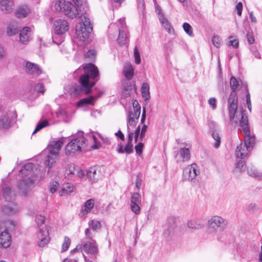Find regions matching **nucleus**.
Wrapping results in <instances>:
<instances>
[{"label": "nucleus", "mask_w": 262, "mask_h": 262, "mask_svg": "<svg viewBox=\"0 0 262 262\" xmlns=\"http://www.w3.org/2000/svg\"><path fill=\"white\" fill-rule=\"evenodd\" d=\"M85 176V173L84 171L81 169L80 168L78 167H76V169L75 170V173H74V176H76L80 179L83 178Z\"/></svg>", "instance_id": "nucleus-53"}, {"label": "nucleus", "mask_w": 262, "mask_h": 262, "mask_svg": "<svg viewBox=\"0 0 262 262\" xmlns=\"http://www.w3.org/2000/svg\"><path fill=\"white\" fill-rule=\"evenodd\" d=\"M245 165V163L242 160H239L238 162H237L235 164V167L237 169H238L239 170H242L244 166Z\"/></svg>", "instance_id": "nucleus-62"}, {"label": "nucleus", "mask_w": 262, "mask_h": 262, "mask_svg": "<svg viewBox=\"0 0 262 262\" xmlns=\"http://www.w3.org/2000/svg\"><path fill=\"white\" fill-rule=\"evenodd\" d=\"M236 10L237 11V14L241 16L243 10V4L241 2H239L236 6Z\"/></svg>", "instance_id": "nucleus-59"}, {"label": "nucleus", "mask_w": 262, "mask_h": 262, "mask_svg": "<svg viewBox=\"0 0 262 262\" xmlns=\"http://www.w3.org/2000/svg\"><path fill=\"white\" fill-rule=\"evenodd\" d=\"M76 169V167L74 164H70L67 166L66 168V173L68 174H71L72 176H74V173H75Z\"/></svg>", "instance_id": "nucleus-49"}, {"label": "nucleus", "mask_w": 262, "mask_h": 262, "mask_svg": "<svg viewBox=\"0 0 262 262\" xmlns=\"http://www.w3.org/2000/svg\"><path fill=\"white\" fill-rule=\"evenodd\" d=\"M255 143V137H244V143L238 145L235 150V155L237 158L244 159L252 150Z\"/></svg>", "instance_id": "nucleus-6"}, {"label": "nucleus", "mask_w": 262, "mask_h": 262, "mask_svg": "<svg viewBox=\"0 0 262 262\" xmlns=\"http://www.w3.org/2000/svg\"><path fill=\"white\" fill-rule=\"evenodd\" d=\"M247 172L251 177H254L258 179H261L262 178L261 173L257 171L254 166H249L247 168Z\"/></svg>", "instance_id": "nucleus-35"}, {"label": "nucleus", "mask_w": 262, "mask_h": 262, "mask_svg": "<svg viewBox=\"0 0 262 262\" xmlns=\"http://www.w3.org/2000/svg\"><path fill=\"white\" fill-rule=\"evenodd\" d=\"M116 28L117 29L118 31V37L117 39V43L120 46L126 45L128 41V29L124 19L120 18L116 24H111L110 26V30Z\"/></svg>", "instance_id": "nucleus-3"}, {"label": "nucleus", "mask_w": 262, "mask_h": 262, "mask_svg": "<svg viewBox=\"0 0 262 262\" xmlns=\"http://www.w3.org/2000/svg\"><path fill=\"white\" fill-rule=\"evenodd\" d=\"M183 28L185 32L189 36L193 35L191 26L187 23H184L183 25Z\"/></svg>", "instance_id": "nucleus-48"}, {"label": "nucleus", "mask_w": 262, "mask_h": 262, "mask_svg": "<svg viewBox=\"0 0 262 262\" xmlns=\"http://www.w3.org/2000/svg\"><path fill=\"white\" fill-rule=\"evenodd\" d=\"M141 94L145 100H149L150 96L149 93V86L147 83H143L141 89Z\"/></svg>", "instance_id": "nucleus-34"}, {"label": "nucleus", "mask_w": 262, "mask_h": 262, "mask_svg": "<svg viewBox=\"0 0 262 262\" xmlns=\"http://www.w3.org/2000/svg\"><path fill=\"white\" fill-rule=\"evenodd\" d=\"M156 11H158V18L162 27L168 33L173 34L174 33L173 28L171 26L167 17L162 12L161 9L158 6L156 7Z\"/></svg>", "instance_id": "nucleus-17"}, {"label": "nucleus", "mask_w": 262, "mask_h": 262, "mask_svg": "<svg viewBox=\"0 0 262 262\" xmlns=\"http://www.w3.org/2000/svg\"><path fill=\"white\" fill-rule=\"evenodd\" d=\"M82 23H79L76 26V34L77 37L81 41L88 38L90 34L92 32V25L88 17L84 16L81 18Z\"/></svg>", "instance_id": "nucleus-5"}, {"label": "nucleus", "mask_w": 262, "mask_h": 262, "mask_svg": "<svg viewBox=\"0 0 262 262\" xmlns=\"http://www.w3.org/2000/svg\"><path fill=\"white\" fill-rule=\"evenodd\" d=\"M89 226L90 228L96 231L101 228V224L100 221L96 220H91L89 222Z\"/></svg>", "instance_id": "nucleus-41"}, {"label": "nucleus", "mask_w": 262, "mask_h": 262, "mask_svg": "<svg viewBox=\"0 0 262 262\" xmlns=\"http://www.w3.org/2000/svg\"><path fill=\"white\" fill-rule=\"evenodd\" d=\"M225 219L218 215L212 216L208 221L207 226L209 232L217 233L226 225Z\"/></svg>", "instance_id": "nucleus-7"}, {"label": "nucleus", "mask_w": 262, "mask_h": 262, "mask_svg": "<svg viewBox=\"0 0 262 262\" xmlns=\"http://www.w3.org/2000/svg\"><path fill=\"white\" fill-rule=\"evenodd\" d=\"M34 90L38 93L43 94L45 92L44 86L42 83H37L35 86Z\"/></svg>", "instance_id": "nucleus-58"}, {"label": "nucleus", "mask_w": 262, "mask_h": 262, "mask_svg": "<svg viewBox=\"0 0 262 262\" xmlns=\"http://www.w3.org/2000/svg\"><path fill=\"white\" fill-rule=\"evenodd\" d=\"M96 51L94 49L89 50L85 54V57L93 59L96 55Z\"/></svg>", "instance_id": "nucleus-56"}, {"label": "nucleus", "mask_w": 262, "mask_h": 262, "mask_svg": "<svg viewBox=\"0 0 262 262\" xmlns=\"http://www.w3.org/2000/svg\"><path fill=\"white\" fill-rule=\"evenodd\" d=\"M199 174V166L195 163H192L187 166L183 170V180L186 181H192Z\"/></svg>", "instance_id": "nucleus-12"}, {"label": "nucleus", "mask_w": 262, "mask_h": 262, "mask_svg": "<svg viewBox=\"0 0 262 262\" xmlns=\"http://www.w3.org/2000/svg\"><path fill=\"white\" fill-rule=\"evenodd\" d=\"M23 66L25 72L30 75L38 76L42 73L39 67L34 63L25 61L23 64Z\"/></svg>", "instance_id": "nucleus-18"}, {"label": "nucleus", "mask_w": 262, "mask_h": 262, "mask_svg": "<svg viewBox=\"0 0 262 262\" xmlns=\"http://www.w3.org/2000/svg\"><path fill=\"white\" fill-rule=\"evenodd\" d=\"M128 131V139L126 144L125 146H123V144L121 142L118 143L116 150L118 154H124L125 153L126 155H129L134 151V144L133 143V139L135 135V131L131 132L129 129Z\"/></svg>", "instance_id": "nucleus-8"}, {"label": "nucleus", "mask_w": 262, "mask_h": 262, "mask_svg": "<svg viewBox=\"0 0 262 262\" xmlns=\"http://www.w3.org/2000/svg\"><path fill=\"white\" fill-rule=\"evenodd\" d=\"M3 196L7 202H12L15 196V193L9 187L6 186L3 190Z\"/></svg>", "instance_id": "nucleus-29"}, {"label": "nucleus", "mask_w": 262, "mask_h": 262, "mask_svg": "<svg viewBox=\"0 0 262 262\" xmlns=\"http://www.w3.org/2000/svg\"><path fill=\"white\" fill-rule=\"evenodd\" d=\"M84 73L80 76V85L75 84L70 89L72 96L76 97L81 93L89 94L92 88L99 79L98 68L93 63L85 64L83 68Z\"/></svg>", "instance_id": "nucleus-1"}, {"label": "nucleus", "mask_w": 262, "mask_h": 262, "mask_svg": "<svg viewBox=\"0 0 262 262\" xmlns=\"http://www.w3.org/2000/svg\"><path fill=\"white\" fill-rule=\"evenodd\" d=\"M36 238L39 247H43L47 245L50 240L48 227L46 226L40 228L37 233Z\"/></svg>", "instance_id": "nucleus-14"}, {"label": "nucleus", "mask_w": 262, "mask_h": 262, "mask_svg": "<svg viewBox=\"0 0 262 262\" xmlns=\"http://www.w3.org/2000/svg\"><path fill=\"white\" fill-rule=\"evenodd\" d=\"M3 224L7 230L12 229L14 227V224H11V222L10 221H6Z\"/></svg>", "instance_id": "nucleus-63"}, {"label": "nucleus", "mask_w": 262, "mask_h": 262, "mask_svg": "<svg viewBox=\"0 0 262 262\" xmlns=\"http://www.w3.org/2000/svg\"><path fill=\"white\" fill-rule=\"evenodd\" d=\"M12 118L10 114H4L0 117V129L6 130L11 125Z\"/></svg>", "instance_id": "nucleus-26"}, {"label": "nucleus", "mask_w": 262, "mask_h": 262, "mask_svg": "<svg viewBox=\"0 0 262 262\" xmlns=\"http://www.w3.org/2000/svg\"><path fill=\"white\" fill-rule=\"evenodd\" d=\"M14 7L13 0H0V10L4 14L11 13Z\"/></svg>", "instance_id": "nucleus-21"}, {"label": "nucleus", "mask_w": 262, "mask_h": 262, "mask_svg": "<svg viewBox=\"0 0 262 262\" xmlns=\"http://www.w3.org/2000/svg\"><path fill=\"white\" fill-rule=\"evenodd\" d=\"M247 38L248 42L250 44H252L254 42V38L252 35V34L249 32H248L247 34Z\"/></svg>", "instance_id": "nucleus-60"}, {"label": "nucleus", "mask_w": 262, "mask_h": 262, "mask_svg": "<svg viewBox=\"0 0 262 262\" xmlns=\"http://www.w3.org/2000/svg\"><path fill=\"white\" fill-rule=\"evenodd\" d=\"M49 125V122L47 120H44L39 122L37 125L35 130L32 133V134H35L37 132L43 128V127Z\"/></svg>", "instance_id": "nucleus-44"}, {"label": "nucleus", "mask_w": 262, "mask_h": 262, "mask_svg": "<svg viewBox=\"0 0 262 262\" xmlns=\"http://www.w3.org/2000/svg\"><path fill=\"white\" fill-rule=\"evenodd\" d=\"M83 248V251L88 254H90L95 256H96L98 253V248L97 243L95 241L92 242L88 241L85 242L83 246L78 245L75 249L71 251V253H73L76 252H79L81 251Z\"/></svg>", "instance_id": "nucleus-10"}, {"label": "nucleus", "mask_w": 262, "mask_h": 262, "mask_svg": "<svg viewBox=\"0 0 262 262\" xmlns=\"http://www.w3.org/2000/svg\"><path fill=\"white\" fill-rule=\"evenodd\" d=\"M67 5V6L66 9H64V14L71 18L77 17L79 14V11L78 8L69 2Z\"/></svg>", "instance_id": "nucleus-24"}, {"label": "nucleus", "mask_w": 262, "mask_h": 262, "mask_svg": "<svg viewBox=\"0 0 262 262\" xmlns=\"http://www.w3.org/2000/svg\"><path fill=\"white\" fill-rule=\"evenodd\" d=\"M227 45L229 46H232L234 48H237L239 45V42L237 38L233 36H230L228 37V41Z\"/></svg>", "instance_id": "nucleus-43"}, {"label": "nucleus", "mask_w": 262, "mask_h": 262, "mask_svg": "<svg viewBox=\"0 0 262 262\" xmlns=\"http://www.w3.org/2000/svg\"><path fill=\"white\" fill-rule=\"evenodd\" d=\"M100 176V171L99 168L97 167H92L90 168L86 172V176L90 181L92 183L95 182Z\"/></svg>", "instance_id": "nucleus-27"}, {"label": "nucleus", "mask_w": 262, "mask_h": 262, "mask_svg": "<svg viewBox=\"0 0 262 262\" xmlns=\"http://www.w3.org/2000/svg\"><path fill=\"white\" fill-rule=\"evenodd\" d=\"M144 144L142 142H139L135 146V149L138 155H141L142 154V150Z\"/></svg>", "instance_id": "nucleus-52"}, {"label": "nucleus", "mask_w": 262, "mask_h": 262, "mask_svg": "<svg viewBox=\"0 0 262 262\" xmlns=\"http://www.w3.org/2000/svg\"><path fill=\"white\" fill-rule=\"evenodd\" d=\"M85 235L86 239L90 240V242L95 241L93 239L94 235L92 232L90 231V229L86 228L85 230Z\"/></svg>", "instance_id": "nucleus-55"}, {"label": "nucleus", "mask_w": 262, "mask_h": 262, "mask_svg": "<svg viewBox=\"0 0 262 262\" xmlns=\"http://www.w3.org/2000/svg\"><path fill=\"white\" fill-rule=\"evenodd\" d=\"M141 205V196L138 192H134L130 198V209L136 214L140 213V206Z\"/></svg>", "instance_id": "nucleus-16"}, {"label": "nucleus", "mask_w": 262, "mask_h": 262, "mask_svg": "<svg viewBox=\"0 0 262 262\" xmlns=\"http://www.w3.org/2000/svg\"><path fill=\"white\" fill-rule=\"evenodd\" d=\"M74 186L70 183H67L64 185L63 188L59 191V193L60 196L68 195L73 192Z\"/></svg>", "instance_id": "nucleus-32"}, {"label": "nucleus", "mask_w": 262, "mask_h": 262, "mask_svg": "<svg viewBox=\"0 0 262 262\" xmlns=\"http://www.w3.org/2000/svg\"><path fill=\"white\" fill-rule=\"evenodd\" d=\"M133 110L129 112L127 117V129L129 126L134 127L136 125L141 114V106L138 101L135 100L133 103Z\"/></svg>", "instance_id": "nucleus-9"}, {"label": "nucleus", "mask_w": 262, "mask_h": 262, "mask_svg": "<svg viewBox=\"0 0 262 262\" xmlns=\"http://www.w3.org/2000/svg\"><path fill=\"white\" fill-rule=\"evenodd\" d=\"M237 118L239 119V126L243 130L244 137H246L247 138L248 137H255L254 134L251 133L250 130L248 117L245 113V111H241L239 114L237 115Z\"/></svg>", "instance_id": "nucleus-11"}, {"label": "nucleus", "mask_w": 262, "mask_h": 262, "mask_svg": "<svg viewBox=\"0 0 262 262\" xmlns=\"http://www.w3.org/2000/svg\"><path fill=\"white\" fill-rule=\"evenodd\" d=\"M59 184L56 181H53L50 183L49 186L50 192L52 193H54L58 188L59 187Z\"/></svg>", "instance_id": "nucleus-50"}, {"label": "nucleus", "mask_w": 262, "mask_h": 262, "mask_svg": "<svg viewBox=\"0 0 262 262\" xmlns=\"http://www.w3.org/2000/svg\"><path fill=\"white\" fill-rule=\"evenodd\" d=\"M94 97L93 96H90L87 98H85L81 99L77 102V106L78 107H83L88 104L94 105Z\"/></svg>", "instance_id": "nucleus-38"}, {"label": "nucleus", "mask_w": 262, "mask_h": 262, "mask_svg": "<svg viewBox=\"0 0 262 262\" xmlns=\"http://www.w3.org/2000/svg\"><path fill=\"white\" fill-rule=\"evenodd\" d=\"M19 24L17 22H11L7 25V34L8 36H12L18 32Z\"/></svg>", "instance_id": "nucleus-30"}, {"label": "nucleus", "mask_w": 262, "mask_h": 262, "mask_svg": "<svg viewBox=\"0 0 262 262\" xmlns=\"http://www.w3.org/2000/svg\"><path fill=\"white\" fill-rule=\"evenodd\" d=\"M230 86L232 92H235L237 87L239 85V81L234 77H231L230 81Z\"/></svg>", "instance_id": "nucleus-45"}, {"label": "nucleus", "mask_w": 262, "mask_h": 262, "mask_svg": "<svg viewBox=\"0 0 262 262\" xmlns=\"http://www.w3.org/2000/svg\"><path fill=\"white\" fill-rule=\"evenodd\" d=\"M212 137L215 141V142L213 143V146L217 148L220 146L221 142V137L219 131L217 130H214L212 134Z\"/></svg>", "instance_id": "nucleus-40"}, {"label": "nucleus", "mask_w": 262, "mask_h": 262, "mask_svg": "<svg viewBox=\"0 0 262 262\" xmlns=\"http://www.w3.org/2000/svg\"><path fill=\"white\" fill-rule=\"evenodd\" d=\"M147 128H148V126L147 125L144 124L143 125V126L141 128V132L140 133L139 138L141 141H142L143 138H144Z\"/></svg>", "instance_id": "nucleus-57"}, {"label": "nucleus", "mask_w": 262, "mask_h": 262, "mask_svg": "<svg viewBox=\"0 0 262 262\" xmlns=\"http://www.w3.org/2000/svg\"><path fill=\"white\" fill-rule=\"evenodd\" d=\"M69 29V23L63 19H58L54 22L53 29L56 34L65 33Z\"/></svg>", "instance_id": "nucleus-15"}, {"label": "nucleus", "mask_w": 262, "mask_h": 262, "mask_svg": "<svg viewBox=\"0 0 262 262\" xmlns=\"http://www.w3.org/2000/svg\"><path fill=\"white\" fill-rule=\"evenodd\" d=\"M212 42L213 45L216 48H220L222 44V39L218 35H215L212 37Z\"/></svg>", "instance_id": "nucleus-47"}, {"label": "nucleus", "mask_w": 262, "mask_h": 262, "mask_svg": "<svg viewBox=\"0 0 262 262\" xmlns=\"http://www.w3.org/2000/svg\"><path fill=\"white\" fill-rule=\"evenodd\" d=\"M95 201L93 199L87 200L83 205L81 207L79 215L80 217H85L94 207Z\"/></svg>", "instance_id": "nucleus-22"}, {"label": "nucleus", "mask_w": 262, "mask_h": 262, "mask_svg": "<svg viewBox=\"0 0 262 262\" xmlns=\"http://www.w3.org/2000/svg\"><path fill=\"white\" fill-rule=\"evenodd\" d=\"M31 12L30 8L27 5L18 7L15 11L16 16L18 18L26 17Z\"/></svg>", "instance_id": "nucleus-28"}, {"label": "nucleus", "mask_w": 262, "mask_h": 262, "mask_svg": "<svg viewBox=\"0 0 262 262\" xmlns=\"http://www.w3.org/2000/svg\"><path fill=\"white\" fill-rule=\"evenodd\" d=\"M216 101L214 98H211L208 101L209 105L212 107L213 110L215 109L216 107Z\"/></svg>", "instance_id": "nucleus-61"}, {"label": "nucleus", "mask_w": 262, "mask_h": 262, "mask_svg": "<svg viewBox=\"0 0 262 262\" xmlns=\"http://www.w3.org/2000/svg\"><path fill=\"white\" fill-rule=\"evenodd\" d=\"M33 165L32 163H29L23 166L21 170H20L19 173L23 176H27L30 174L31 171L33 170Z\"/></svg>", "instance_id": "nucleus-39"}, {"label": "nucleus", "mask_w": 262, "mask_h": 262, "mask_svg": "<svg viewBox=\"0 0 262 262\" xmlns=\"http://www.w3.org/2000/svg\"><path fill=\"white\" fill-rule=\"evenodd\" d=\"M73 1L77 6V8L79 10V12H81V14L83 13V12L81 10L82 7L84 9V12L86 11V10H85V8L86 7V3L85 0H73Z\"/></svg>", "instance_id": "nucleus-42"}, {"label": "nucleus", "mask_w": 262, "mask_h": 262, "mask_svg": "<svg viewBox=\"0 0 262 262\" xmlns=\"http://www.w3.org/2000/svg\"><path fill=\"white\" fill-rule=\"evenodd\" d=\"M85 139L83 137V132H78L74 136V139L68 143L65 148V152L67 155H70L76 151H80L84 146Z\"/></svg>", "instance_id": "nucleus-4"}, {"label": "nucleus", "mask_w": 262, "mask_h": 262, "mask_svg": "<svg viewBox=\"0 0 262 262\" xmlns=\"http://www.w3.org/2000/svg\"><path fill=\"white\" fill-rule=\"evenodd\" d=\"M204 225L199 220H193L188 221L187 226L189 228L199 229L203 227Z\"/></svg>", "instance_id": "nucleus-36"}, {"label": "nucleus", "mask_w": 262, "mask_h": 262, "mask_svg": "<svg viewBox=\"0 0 262 262\" xmlns=\"http://www.w3.org/2000/svg\"><path fill=\"white\" fill-rule=\"evenodd\" d=\"M11 244V236L8 231L0 233V247L7 248Z\"/></svg>", "instance_id": "nucleus-23"}, {"label": "nucleus", "mask_w": 262, "mask_h": 262, "mask_svg": "<svg viewBox=\"0 0 262 262\" xmlns=\"http://www.w3.org/2000/svg\"><path fill=\"white\" fill-rule=\"evenodd\" d=\"M36 224L39 226L42 225L45 221V217L41 215H36L35 217Z\"/></svg>", "instance_id": "nucleus-54"}, {"label": "nucleus", "mask_w": 262, "mask_h": 262, "mask_svg": "<svg viewBox=\"0 0 262 262\" xmlns=\"http://www.w3.org/2000/svg\"><path fill=\"white\" fill-rule=\"evenodd\" d=\"M63 144V141L60 139L57 141H53L48 145L47 150L49 154L47 157L45 164L49 168H51L58 159L59 151Z\"/></svg>", "instance_id": "nucleus-2"}, {"label": "nucleus", "mask_w": 262, "mask_h": 262, "mask_svg": "<svg viewBox=\"0 0 262 262\" xmlns=\"http://www.w3.org/2000/svg\"><path fill=\"white\" fill-rule=\"evenodd\" d=\"M32 30L30 27H25L20 31L19 41L26 45L32 39Z\"/></svg>", "instance_id": "nucleus-20"}, {"label": "nucleus", "mask_w": 262, "mask_h": 262, "mask_svg": "<svg viewBox=\"0 0 262 262\" xmlns=\"http://www.w3.org/2000/svg\"><path fill=\"white\" fill-rule=\"evenodd\" d=\"M68 3H69V2L66 1L65 0L57 1L54 6L55 10L58 12L64 13V9H66Z\"/></svg>", "instance_id": "nucleus-37"}, {"label": "nucleus", "mask_w": 262, "mask_h": 262, "mask_svg": "<svg viewBox=\"0 0 262 262\" xmlns=\"http://www.w3.org/2000/svg\"><path fill=\"white\" fill-rule=\"evenodd\" d=\"M179 154L183 162L188 161L190 157L189 147L181 148Z\"/></svg>", "instance_id": "nucleus-33"}, {"label": "nucleus", "mask_w": 262, "mask_h": 262, "mask_svg": "<svg viewBox=\"0 0 262 262\" xmlns=\"http://www.w3.org/2000/svg\"><path fill=\"white\" fill-rule=\"evenodd\" d=\"M19 207L12 202H8V204L5 205L3 208V212L10 215L16 214L19 212Z\"/></svg>", "instance_id": "nucleus-25"}, {"label": "nucleus", "mask_w": 262, "mask_h": 262, "mask_svg": "<svg viewBox=\"0 0 262 262\" xmlns=\"http://www.w3.org/2000/svg\"><path fill=\"white\" fill-rule=\"evenodd\" d=\"M71 244V240L69 237L68 236H65L64 238V242L62 245L61 252H65L69 248V246Z\"/></svg>", "instance_id": "nucleus-46"}, {"label": "nucleus", "mask_w": 262, "mask_h": 262, "mask_svg": "<svg viewBox=\"0 0 262 262\" xmlns=\"http://www.w3.org/2000/svg\"><path fill=\"white\" fill-rule=\"evenodd\" d=\"M36 180V176H31L28 179L22 180L18 187L23 194H26L32 188Z\"/></svg>", "instance_id": "nucleus-19"}, {"label": "nucleus", "mask_w": 262, "mask_h": 262, "mask_svg": "<svg viewBox=\"0 0 262 262\" xmlns=\"http://www.w3.org/2000/svg\"><path fill=\"white\" fill-rule=\"evenodd\" d=\"M237 106V97L236 92H232L228 99V110L230 120L234 119Z\"/></svg>", "instance_id": "nucleus-13"}, {"label": "nucleus", "mask_w": 262, "mask_h": 262, "mask_svg": "<svg viewBox=\"0 0 262 262\" xmlns=\"http://www.w3.org/2000/svg\"><path fill=\"white\" fill-rule=\"evenodd\" d=\"M134 54L135 58V62L136 63L139 64L141 62L140 55L138 51V49L137 47H135L134 49Z\"/></svg>", "instance_id": "nucleus-51"}, {"label": "nucleus", "mask_w": 262, "mask_h": 262, "mask_svg": "<svg viewBox=\"0 0 262 262\" xmlns=\"http://www.w3.org/2000/svg\"><path fill=\"white\" fill-rule=\"evenodd\" d=\"M140 126H138L135 130V135L134 138L135 139V142H137L139 137H140Z\"/></svg>", "instance_id": "nucleus-64"}, {"label": "nucleus", "mask_w": 262, "mask_h": 262, "mask_svg": "<svg viewBox=\"0 0 262 262\" xmlns=\"http://www.w3.org/2000/svg\"><path fill=\"white\" fill-rule=\"evenodd\" d=\"M123 72L124 76L127 79H132L134 73V70L132 64L130 63H126L124 66Z\"/></svg>", "instance_id": "nucleus-31"}]
</instances>
